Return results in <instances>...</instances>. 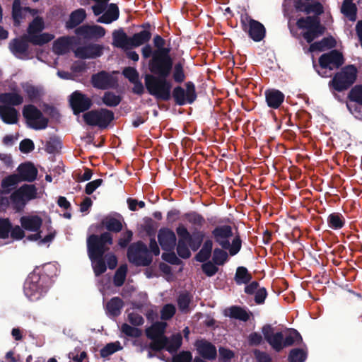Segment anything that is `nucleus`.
Returning <instances> with one entry per match:
<instances>
[{
  "label": "nucleus",
  "instance_id": "15",
  "mask_svg": "<svg viewBox=\"0 0 362 362\" xmlns=\"http://www.w3.org/2000/svg\"><path fill=\"white\" fill-rule=\"evenodd\" d=\"M23 115L28 125L34 129H45L47 127L48 119L42 112L33 105L24 107Z\"/></svg>",
  "mask_w": 362,
  "mask_h": 362
},
{
  "label": "nucleus",
  "instance_id": "16",
  "mask_svg": "<svg viewBox=\"0 0 362 362\" xmlns=\"http://www.w3.org/2000/svg\"><path fill=\"white\" fill-rule=\"evenodd\" d=\"M185 86L186 89L177 86L173 90V98L176 103L179 105H183L187 103L191 104L197 98L194 84L192 82H187Z\"/></svg>",
  "mask_w": 362,
  "mask_h": 362
},
{
  "label": "nucleus",
  "instance_id": "24",
  "mask_svg": "<svg viewBox=\"0 0 362 362\" xmlns=\"http://www.w3.org/2000/svg\"><path fill=\"white\" fill-rule=\"evenodd\" d=\"M91 81L93 86L99 89H107L112 87L115 83L113 77L105 71L94 74Z\"/></svg>",
  "mask_w": 362,
  "mask_h": 362
},
{
  "label": "nucleus",
  "instance_id": "40",
  "mask_svg": "<svg viewBox=\"0 0 362 362\" xmlns=\"http://www.w3.org/2000/svg\"><path fill=\"white\" fill-rule=\"evenodd\" d=\"M213 247V242L207 240L204 242L202 249L196 255V259L198 262H204L206 261L211 256Z\"/></svg>",
  "mask_w": 362,
  "mask_h": 362
},
{
  "label": "nucleus",
  "instance_id": "19",
  "mask_svg": "<svg viewBox=\"0 0 362 362\" xmlns=\"http://www.w3.org/2000/svg\"><path fill=\"white\" fill-rule=\"evenodd\" d=\"M103 47L98 44L89 43L79 46L74 50L75 56L80 59H95L103 54Z\"/></svg>",
  "mask_w": 362,
  "mask_h": 362
},
{
  "label": "nucleus",
  "instance_id": "60",
  "mask_svg": "<svg viewBox=\"0 0 362 362\" xmlns=\"http://www.w3.org/2000/svg\"><path fill=\"white\" fill-rule=\"evenodd\" d=\"M11 225L7 218H0V238L6 239L8 237Z\"/></svg>",
  "mask_w": 362,
  "mask_h": 362
},
{
  "label": "nucleus",
  "instance_id": "32",
  "mask_svg": "<svg viewBox=\"0 0 362 362\" xmlns=\"http://www.w3.org/2000/svg\"><path fill=\"white\" fill-rule=\"evenodd\" d=\"M74 37H62L57 39L53 45V50L57 54H64L69 51Z\"/></svg>",
  "mask_w": 362,
  "mask_h": 362
},
{
  "label": "nucleus",
  "instance_id": "62",
  "mask_svg": "<svg viewBox=\"0 0 362 362\" xmlns=\"http://www.w3.org/2000/svg\"><path fill=\"white\" fill-rule=\"evenodd\" d=\"M133 233L132 230L124 231L119 239L118 244L121 247H126L132 240Z\"/></svg>",
  "mask_w": 362,
  "mask_h": 362
},
{
  "label": "nucleus",
  "instance_id": "39",
  "mask_svg": "<svg viewBox=\"0 0 362 362\" xmlns=\"http://www.w3.org/2000/svg\"><path fill=\"white\" fill-rule=\"evenodd\" d=\"M345 223L344 217L339 213H332L327 218L329 228L333 230L342 228Z\"/></svg>",
  "mask_w": 362,
  "mask_h": 362
},
{
  "label": "nucleus",
  "instance_id": "27",
  "mask_svg": "<svg viewBox=\"0 0 362 362\" xmlns=\"http://www.w3.org/2000/svg\"><path fill=\"white\" fill-rule=\"evenodd\" d=\"M266 101L269 107L276 109L284 100V95L276 89H270L265 91Z\"/></svg>",
  "mask_w": 362,
  "mask_h": 362
},
{
  "label": "nucleus",
  "instance_id": "53",
  "mask_svg": "<svg viewBox=\"0 0 362 362\" xmlns=\"http://www.w3.org/2000/svg\"><path fill=\"white\" fill-rule=\"evenodd\" d=\"M212 259L215 264L223 265L227 261L228 254L221 249L216 248Z\"/></svg>",
  "mask_w": 362,
  "mask_h": 362
},
{
  "label": "nucleus",
  "instance_id": "30",
  "mask_svg": "<svg viewBox=\"0 0 362 362\" xmlns=\"http://www.w3.org/2000/svg\"><path fill=\"white\" fill-rule=\"evenodd\" d=\"M28 42H29L24 38L23 35L21 39L13 40L9 44V49L14 55L21 57L26 54L28 48Z\"/></svg>",
  "mask_w": 362,
  "mask_h": 362
},
{
  "label": "nucleus",
  "instance_id": "57",
  "mask_svg": "<svg viewBox=\"0 0 362 362\" xmlns=\"http://www.w3.org/2000/svg\"><path fill=\"white\" fill-rule=\"evenodd\" d=\"M105 228L110 230L113 232H119L122 228V223L114 218H107L104 222Z\"/></svg>",
  "mask_w": 362,
  "mask_h": 362
},
{
  "label": "nucleus",
  "instance_id": "11",
  "mask_svg": "<svg viewBox=\"0 0 362 362\" xmlns=\"http://www.w3.org/2000/svg\"><path fill=\"white\" fill-rule=\"evenodd\" d=\"M356 74L357 69L354 66H346L334 76L329 85L337 91L346 90L355 82Z\"/></svg>",
  "mask_w": 362,
  "mask_h": 362
},
{
  "label": "nucleus",
  "instance_id": "64",
  "mask_svg": "<svg viewBox=\"0 0 362 362\" xmlns=\"http://www.w3.org/2000/svg\"><path fill=\"white\" fill-rule=\"evenodd\" d=\"M87 357L86 351H81L78 354V351L76 349L69 354V358L75 362H83Z\"/></svg>",
  "mask_w": 362,
  "mask_h": 362
},
{
  "label": "nucleus",
  "instance_id": "51",
  "mask_svg": "<svg viewBox=\"0 0 362 362\" xmlns=\"http://www.w3.org/2000/svg\"><path fill=\"white\" fill-rule=\"evenodd\" d=\"M191 301L189 295L187 293L180 294L177 298V305L179 309L182 313H187L189 311V305Z\"/></svg>",
  "mask_w": 362,
  "mask_h": 362
},
{
  "label": "nucleus",
  "instance_id": "23",
  "mask_svg": "<svg viewBox=\"0 0 362 362\" xmlns=\"http://www.w3.org/2000/svg\"><path fill=\"white\" fill-rule=\"evenodd\" d=\"M28 14L33 16L36 14V11L28 7L22 8L21 6L20 0L13 1L12 16L16 26H18L21 21L25 18Z\"/></svg>",
  "mask_w": 362,
  "mask_h": 362
},
{
  "label": "nucleus",
  "instance_id": "46",
  "mask_svg": "<svg viewBox=\"0 0 362 362\" xmlns=\"http://www.w3.org/2000/svg\"><path fill=\"white\" fill-rule=\"evenodd\" d=\"M230 317L238 319L242 321H247L250 316L244 309L239 307H232L229 309V315Z\"/></svg>",
  "mask_w": 362,
  "mask_h": 362
},
{
  "label": "nucleus",
  "instance_id": "9",
  "mask_svg": "<svg viewBox=\"0 0 362 362\" xmlns=\"http://www.w3.org/2000/svg\"><path fill=\"white\" fill-rule=\"evenodd\" d=\"M320 66L317 71L322 77L331 76V71L343 64V57L337 50L322 54L319 59Z\"/></svg>",
  "mask_w": 362,
  "mask_h": 362
},
{
  "label": "nucleus",
  "instance_id": "49",
  "mask_svg": "<svg viewBox=\"0 0 362 362\" xmlns=\"http://www.w3.org/2000/svg\"><path fill=\"white\" fill-rule=\"evenodd\" d=\"M103 101L107 106L115 107L119 105L121 98L112 92H106L103 97Z\"/></svg>",
  "mask_w": 362,
  "mask_h": 362
},
{
  "label": "nucleus",
  "instance_id": "59",
  "mask_svg": "<svg viewBox=\"0 0 362 362\" xmlns=\"http://www.w3.org/2000/svg\"><path fill=\"white\" fill-rule=\"evenodd\" d=\"M122 74L131 83L136 82L139 79V73L135 68L127 67L123 70Z\"/></svg>",
  "mask_w": 362,
  "mask_h": 362
},
{
  "label": "nucleus",
  "instance_id": "47",
  "mask_svg": "<svg viewBox=\"0 0 362 362\" xmlns=\"http://www.w3.org/2000/svg\"><path fill=\"white\" fill-rule=\"evenodd\" d=\"M127 272V266L126 264L121 265L115 272L114 276V284L117 286H121L126 279Z\"/></svg>",
  "mask_w": 362,
  "mask_h": 362
},
{
  "label": "nucleus",
  "instance_id": "52",
  "mask_svg": "<svg viewBox=\"0 0 362 362\" xmlns=\"http://www.w3.org/2000/svg\"><path fill=\"white\" fill-rule=\"evenodd\" d=\"M176 312V308L173 304H165L160 310V318L163 320L171 319Z\"/></svg>",
  "mask_w": 362,
  "mask_h": 362
},
{
  "label": "nucleus",
  "instance_id": "26",
  "mask_svg": "<svg viewBox=\"0 0 362 362\" xmlns=\"http://www.w3.org/2000/svg\"><path fill=\"white\" fill-rule=\"evenodd\" d=\"M20 223L23 229L37 232L42 226V220L37 215L30 214L22 216Z\"/></svg>",
  "mask_w": 362,
  "mask_h": 362
},
{
  "label": "nucleus",
  "instance_id": "35",
  "mask_svg": "<svg viewBox=\"0 0 362 362\" xmlns=\"http://www.w3.org/2000/svg\"><path fill=\"white\" fill-rule=\"evenodd\" d=\"M86 16V11L83 8H79L73 11L70 15L69 21L66 22V27L68 28H74L76 27L83 21Z\"/></svg>",
  "mask_w": 362,
  "mask_h": 362
},
{
  "label": "nucleus",
  "instance_id": "8",
  "mask_svg": "<svg viewBox=\"0 0 362 362\" xmlns=\"http://www.w3.org/2000/svg\"><path fill=\"white\" fill-rule=\"evenodd\" d=\"M129 261L136 266H148L152 262V256L146 245L141 241L132 243L128 248Z\"/></svg>",
  "mask_w": 362,
  "mask_h": 362
},
{
  "label": "nucleus",
  "instance_id": "14",
  "mask_svg": "<svg viewBox=\"0 0 362 362\" xmlns=\"http://www.w3.org/2000/svg\"><path fill=\"white\" fill-rule=\"evenodd\" d=\"M86 123L90 126H98L100 128H106L113 120L114 114L111 110L100 109L91 110L83 115Z\"/></svg>",
  "mask_w": 362,
  "mask_h": 362
},
{
  "label": "nucleus",
  "instance_id": "2",
  "mask_svg": "<svg viewBox=\"0 0 362 362\" xmlns=\"http://www.w3.org/2000/svg\"><path fill=\"white\" fill-rule=\"evenodd\" d=\"M212 235L215 241L223 249H228L231 255H236L241 248V240L238 236L233 238L232 243L230 240L233 236L232 228L230 226H221L216 227Z\"/></svg>",
  "mask_w": 362,
  "mask_h": 362
},
{
  "label": "nucleus",
  "instance_id": "38",
  "mask_svg": "<svg viewBox=\"0 0 362 362\" xmlns=\"http://www.w3.org/2000/svg\"><path fill=\"white\" fill-rule=\"evenodd\" d=\"M354 0H344L341 6V12L350 21H354L356 18L357 6Z\"/></svg>",
  "mask_w": 362,
  "mask_h": 362
},
{
  "label": "nucleus",
  "instance_id": "41",
  "mask_svg": "<svg viewBox=\"0 0 362 362\" xmlns=\"http://www.w3.org/2000/svg\"><path fill=\"white\" fill-rule=\"evenodd\" d=\"M186 220L194 229L202 228L205 223L204 218L197 212H190L185 215Z\"/></svg>",
  "mask_w": 362,
  "mask_h": 362
},
{
  "label": "nucleus",
  "instance_id": "17",
  "mask_svg": "<svg viewBox=\"0 0 362 362\" xmlns=\"http://www.w3.org/2000/svg\"><path fill=\"white\" fill-rule=\"evenodd\" d=\"M264 339L276 351H280L284 348V335L282 332H274L269 325H264L262 329Z\"/></svg>",
  "mask_w": 362,
  "mask_h": 362
},
{
  "label": "nucleus",
  "instance_id": "61",
  "mask_svg": "<svg viewBox=\"0 0 362 362\" xmlns=\"http://www.w3.org/2000/svg\"><path fill=\"white\" fill-rule=\"evenodd\" d=\"M173 78L177 83L184 81L185 78L183 66L180 63L176 64L174 67Z\"/></svg>",
  "mask_w": 362,
  "mask_h": 362
},
{
  "label": "nucleus",
  "instance_id": "58",
  "mask_svg": "<svg viewBox=\"0 0 362 362\" xmlns=\"http://www.w3.org/2000/svg\"><path fill=\"white\" fill-rule=\"evenodd\" d=\"M121 331L125 335L132 337H139L141 334V331L139 329L132 327L127 323H124L121 326Z\"/></svg>",
  "mask_w": 362,
  "mask_h": 362
},
{
  "label": "nucleus",
  "instance_id": "48",
  "mask_svg": "<svg viewBox=\"0 0 362 362\" xmlns=\"http://www.w3.org/2000/svg\"><path fill=\"white\" fill-rule=\"evenodd\" d=\"M120 349L122 346L119 341L109 343L100 350V355L104 358L107 357Z\"/></svg>",
  "mask_w": 362,
  "mask_h": 362
},
{
  "label": "nucleus",
  "instance_id": "50",
  "mask_svg": "<svg viewBox=\"0 0 362 362\" xmlns=\"http://www.w3.org/2000/svg\"><path fill=\"white\" fill-rule=\"evenodd\" d=\"M295 7L298 11H304L307 13H310L311 11H316L317 12L319 13L322 11V8L320 4L315 5L314 6V9L312 5L303 3L301 0H298L296 2Z\"/></svg>",
  "mask_w": 362,
  "mask_h": 362
},
{
  "label": "nucleus",
  "instance_id": "20",
  "mask_svg": "<svg viewBox=\"0 0 362 362\" xmlns=\"http://www.w3.org/2000/svg\"><path fill=\"white\" fill-rule=\"evenodd\" d=\"M69 101L75 115L88 110L92 105L91 100L79 91L74 92Z\"/></svg>",
  "mask_w": 362,
  "mask_h": 362
},
{
  "label": "nucleus",
  "instance_id": "43",
  "mask_svg": "<svg viewBox=\"0 0 362 362\" xmlns=\"http://www.w3.org/2000/svg\"><path fill=\"white\" fill-rule=\"evenodd\" d=\"M21 182V179L17 174H13L4 178L1 182V187L4 193H8L14 188L18 182Z\"/></svg>",
  "mask_w": 362,
  "mask_h": 362
},
{
  "label": "nucleus",
  "instance_id": "5",
  "mask_svg": "<svg viewBox=\"0 0 362 362\" xmlns=\"http://www.w3.org/2000/svg\"><path fill=\"white\" fill-rule=\"evenodd\" d=\"M45 28V23L42 18L35 17L30 23L27 33L24 35V38L34 45H43L52 39L54 36L48 33H42Z\"/></svg>",
  "mask_w": 362,
  "mask_h": 362
},
{
  "label": "nucleus",
  "instance_id": "37",
  "mask_svg": "<svg viewBox=\"0 0 362 362\" xmlns=\"http://www.w3.org/2000/svg\"><path fill=\"white\" fill-rule=\"evenodd\" d=\"M182 341V335L180 333L173 334L170 338L166 337V342L163 349L170 353H175L181 346Z\"/></svg>",
  "mask_w": 362,
  "mask_h": 362
},
{
  "label": "nucleus",
  "instance_id": "1",
  "mask_svg": "<svg viewBox=\"0 0 362 362\" xmlns=\"http://www.w3.org/2000/svg\"><path fill=\"white\" fill-rule=\"evenodd\" d=\"M106 244H112V237L110 233L105 232L100 236L91 235L87 240L88 257L92 262V267L95 276L104 273L107 267L103 259Z\"/></svg>",
  "mask_w": 362,
  "mask_h": 362
},
{
  "label": "nucleus",
  "instance_id": "28",
  "mask_svg": "<svg viewBox=\"0 0 362 362\" xmlns=\"http://www.w3.org/2000/svg\"><path fill=\"white\" fill-rule=\"evenodd\" d=\"M18 174H17L21 181L25 180L32 182L35 180L37 171L33 165L31 163H23L18 168Z\"/></svg>",
  "mask_w": 362,
  "mask_h": 362
},
{
  "label": "nucleus",
  "instance_id": "4",
  "mask_svg": "<svg viewBox=\"0 0 362 362\" xmlns=\"http://www.w3.org/2000/svg\"><path fill=\"white\" fill-rule=\"evenodd\" d=\"M164 76L146 75L145 85L148 93L157 99L168 100L170 97L172 84Z\"/></svg>",
  "mask_w": 362,
  "mask_h": 362
},
{
  "label": "nucleus",
  "instance_id": "33",
  "mask_svg": "<svg viewBox=\"0 0 362 362\" xmlns=\"http://www.w3.org/2000/svg\"><path fill=\"white\" fill-rule=\"evenodd\" d=\"M0 102L2 105H19L23 102V97L15 92L6 93L0 95Z\"/></svg>",
  "mask_w": 362,
  "mask_h": 362
},
{
  "label": "nucleus",
  "instance_id": "31",
  "mask_svg": "<svg viewBox=\"0 0 362 362\" xmlns=\"http://www.w3.org/2000/svg\"><path fill=\"white\" fill-rule=\"evenodd\" d=\"M119 17V8L115 4L109 5L107 11L98 18V22L101 23H111Z\"/></svg>",
  "mask_w": 362,
  "mask_h": 362
},
{
  "label": "nucleus",
  "instance_id": "13",
  "mask_svg": "<svg viewBox=\"0 0 362 362\" xmlns=\"http://www.w3.org/2000/svg\"><path fill=\"white\" fill-rule=\"evenodd\" d=\"M297 25L299 28L306 29L303 33V38L310 43L323 33V28L320 25L317 17L308 16L298 20Z\"/></svg>",
  "mask_w": 362,
  "mask_h": 362
},
{
  "label": "nucleus",
  "instance_id": "18",
  "mask_svg": "<svg viewBox=\"0 0 362 362\" xmlns=\"http://www.w3.org/2000/svg\"><path fill=\"white\" fill-rule=\"evenodd\" d=\"M241 21L245 28L247 25L248 34L254 41L259 42L264 37L266 30L261 23L247 16L243 17Z\"/></svg>",
  "mask_w": 362,
  "mask_h": 362
},
{
  "label": "nucleus",
  "instance_id": "6",
  "mask_svg": "<svg viewBox=\"0 0 362 362\" xmlns=\"http://www.w3.org/2000/svg\"><path fill=\"white\" fill-rule=\"evenodd\" d=\"M167 323L164 322H156L146 329V336L152 340L148 344H146L141 349H145L152 351H160L163 349L166 342V337L164 336Z\"/></svg>",
  "mask_w": 362,
  "mask_h": 362
},
{
  "label": "nucleus",
  "instance_id": "36",
  "mask_svg": "<svg viewBox=\"0 0 362 362\" xmlns=\"http://www.w3.org/2000/svg\"><path fill=\"white\" fill-rule=\"evenodd\" d=\"M122 307V300L117 297L113 298L106 305L107 313L110 316H117L120 314Z\"/></svg>",
  "mask_w": 362,
  "mask_h": 362
},
{
  "label": "nucleus",
  "instance_id": "10",
  "mask_svg": "<svg viewBox=\"0 0 362 362\" xmlns=\"http://www.w3.org/2000/svg\"><path fill=\"white\" fill-rule=\"evenodd\" d=\"M47 290V286L42 284L40 275L35 273L29 274L23 286L25 296L32 301L40 299Z\"/></svg>",
  "mask_w": 362,
  "mask_h": 362
},
{
  "label": "nucleus",
  "instance_id": "34",
  "mask_svg": "<svg viewBox=\"0 0 362 362\" xmlns=\"http://www.w3.org/2000/svg\"><path fill=\"white\" fill-rule=\"evenodd\" d=\"M284 347L291 346L294 344H299L302 341L300 333L294 329H289L283 331Z\"/></svg>",
  "mask_w": 362,
  "mask_h": 362
},
{
  "label": "nucleus",
  "instance_id": "56",
  "mask_svg": "<svg viewBox=\"0 0 362 362\" xmlns=\"http://www.w3.org/2000/svg\"><path fill=\"white\" fill-rule=\"evenodd\" d=\"M187 243V241L179 240L177 245V252L178 255L184 259L189 258L191 255V252Z\"/></svg>",
  "mask_w": 362,
  "mask_h": 362
},
{
  "label": "nucleus",
  "instance_id": "45",
  "mask_svg": "<svg viewBox=\"0 0 362 362\" xmlns=\"http://www.w3.org/2000/svg\"><path fill=\"white\" fill-rule=\"evenodd\" d=\"M235 279L238 284H245L250 281L251 275L246 268L240 267L237 269Z\"/></svg>",
  "mask_w": 362,
  "mask_h": 362
},
{
  "label": "nucleus",
  "instance_id": "22",
  "mask_svg": "<svg viewBox=\"0 0 362 362\" xmlns=\"http://www.w3.org/2000/svg\"><path fill=\"white\" fill-rule=\"evenodd\" d=\"M75 33L77 35L85 39H92L103 37L105 34V30L100 25H83L77 28Z\"/></svg>",
  "mask_w": 362,
  "mask_h": 362
},
{
  "label": "nucleus",
  "instance_id": "44",
  "mask_svg": "<svg viewBox=\"0 0 362 362\" xmlns=\"http://www.w3.org/2000/svg\"><path fill=\"white\" fill-rule=\"evenodd\" d=\"M204 233L202 231H197L194 233L193 235L190 236V238L187 240V243L190 248L193 251H197L202 245Z\"/></svg>",
  "mask_w": 362,
  "mask_h": 362
},
{
  "label": "nucleus",
  "instance_id": "3",
  "mask_svg": "<svg viewBox=\"0 0 362 362\" xmlns=\"http://www.w3.org/2000/svg\"><path fill=\"white\" fill-rule=\"evenodd\" d=\"M151 37V33L146 30L135 33L132 37H128L123 31L115 32L113 33V45L117 47L129 50L148 42Z\"/></svg>",
  "mask_w": 362,
  "mask_h": 362
},
{
  "label": "nucleus",
  "instance_id": "54",
  "mask_svg": "<svg viewBox=\"0 0 362 362\" xmlns=\"http://www.w3.org/2000/svg\"><path fill=\"white\" fill-rule=\"evenodd\" d=\"M306 358V353L300 349H294L291 351L288 360L290 362H304Z\"/></svg>",
  "mask_w": 362,
  "mask_h": 362
},
{
  "label": "nucleus",
  "instance_id": "42",
  "mask_svg": "<svg viewBox=\"0 0 362 362\" xmlns=\"http://www.w3.org/2000/svg\"><path fill=\"white\" fill-rule=\"evenodd\" d=\"M335 45V41L333 38H324L320 42H317L310 45V51H322L329 49Z\"/></svg>",
  "mask_w": 362,
  "mask_h": 362
},
{
  "label": "nucleus",
  "instance_id": "55",
  "mask_svg": "<svg viewBox=\"0 0 362 362\" xmlns=\"http://www.w3.org/2000/svg\"><path fill=\"white\" fill-rule=\"evenodd\" d=\"M351 101L362 105V86H354L349 93Z\"/></svg>",
  "mask_w": 362,
  "mask_h": 362
},
{
  "label": "nucleus",
  "instance_id": "29",
  "mask_svg": "<svg viewBox=\"0 0 362 362\" xmlns=\"http://www.w3.org/2000/svg\"><path fill=\"white\" fill-rule=\"evenodd\" d=\"M0 117L6 124H13L18 122L17 110L8 105H0Z\"/></svg>",
  "mask_w": 362,
  "mask_h": 362
},
{
  "label": "nucleus",
  "instance_id": "25",
  "mask_svg": "<svg viewBox=\"0 0 362 362\" xmlns=\"http://www.w3.org/2000/svg\"><path fill=\"white\" fill-rule=\"evenodd\" d=\"M196 349L198 353L204 358L212 360L216 356L217 352L216 347L210 342L206 340H197L195 343Z\"/></svg>",
  "mask_w": 362,
  "mask_h": 362
},
{
  "label": "nucleus",
  "instance_id": "21",
  "mask_svg": "<svg viewBox=\"0 0 362 362\" xmlns=\"http://www.w3.org/2000/svg\"><path fill=\"white\" fill-rule=\"evenodd\" d=\"M158 239L162 249L165 251L173 250L176 245L175 234L169 228H160L158 231Z\"/></svg>",
  "mask_w": 362,
  "mask_h": 362
},
{
  "label": "nucleus",
  "instance_id": "12",
  "mask_svg": "<svg viewBox=\"0 0 362 362\" xmlns=\"http://www.w3.org/2000/svg\"><path fill=\"white\" fill-rule=\"evenodd\" d=\"M36 188L34 185H24L11 194V204L16 211H19L24 208L28 201L36 197Z\"/></svg>",
  "mask_w": 362,
  "mask_h": 362
},
{
  "label": "nucleus",
  "instance_id": "63",
  "mask_svg": "<svg viewBox=\"0 0 362 362\" xmlns=\"http://www.w3.org/2000/svg\"><path fill=\"white\" fill-rule=\"evenodd\" d=\"M192 356L189 351H182L173 356V362H191Z\"/></svg>",
  "mask_w": 362,
  "mask_h": 362
},
{
  "label": "nucleus",
  "instance_id": "7",
  "mask_svg": "<svg viewBox=\"0 0 362 362\" xmlns=\"http://www.w3.org/2000/svg\"><path fill=\"white\" fill-rule=\"evenodd\" d=\"M170 50H164L153 53L149 62V69L151 73L158 76L168 77L170 74L173 62L169 56Z\"/></svg>",
  "mask_w": 362,
  "mask_h": 362
}]
</instances>
